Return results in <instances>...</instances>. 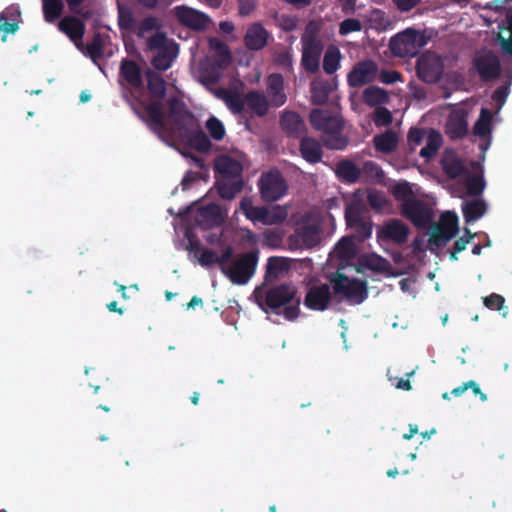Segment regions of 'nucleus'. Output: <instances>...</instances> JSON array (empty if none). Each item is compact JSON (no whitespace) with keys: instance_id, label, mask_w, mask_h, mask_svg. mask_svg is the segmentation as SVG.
Masks as SVG:
<instances>
[{"instance_id":"1","label":"nucleus","mask_w":512,"mask_h":512,"mask_svg":"<svg viewBox=\"0 0 512 512\" xmlns=\"http://www.w3.org/2000/svg\"><path fill=\"white\" fill-rule=\"evenodd\" d=\"M168 104V123L165 121L163 105L159 101H151L144 106L146 115L136 111L149 129L164 139L165 135L182 142L200 124L186 104L176 97H171Z\"/></svg>"},{"instance_id":"2","label":"nucleus","mask_w":512,"mask_h":512,"mask_svg":"<svg viewBox=\"0 0 512 512\" xmlns=\"http://www.w3.org/2000/svg\"><path fill=\"white\" fill-rule=\"evenodd\" d=\"M259 307L265 313L282 315L288 321H295L301 311V299L297 287L289 282L274 285L265 290H255Z\"/></svg>"},{"instance_id":"3","label":"nucleus","mask_w":512,"mask_h":512,"mask_svg":"<svg viewBox=\"0 0 512 512\" xmlns=\"http://www.w3.org/2000/svg\"><path fill=\"white\" fill-rule=\"evenodd\" d=\"M217 175L216 188L222 199L231 200L244 186L243 165L229 155H220L214 161Z\"/></svg>"},{"instance_id":"4","label":"nucleus","mask_w":512,"mask_h":512,"mask_svg":"<svg viewBox=\"0 0 512 512\" xmlns=\"http://www.w3.org/2000/svg\"><path fill=\"white\" fill-rule=\"evenodd\" d=\"M310 123L315 130L321 131L323 144L331 150H344L348 144V138L343 135V120L331 111L313 109L309 115Z\"/></svg>"},{"instance_id":"5","label":"nucleus","mask_w":512,"mask_h":512,"mask_svg":"<svg viewBox=\"0 0 512 512\" xmlns=\"http://www.w3.org/2000/svg\"><path fill=\"white\" fill-rule=\"evenodd\" d=\"M321 24L316 20H310L301 37L302 56L301 65L308 73L314 74L319 70L320 58L324 44L320 38Z\"/></svg>"},{"instance_id":"6","label":"nucleus","mask_w":512,"mask_h":512,"mask_svg":"<svg viewBox=\"0 0 512 512\" xmlns=\"http://www.w3.org/2000/svg\"><path fill=\"white\" fill-rule=\"evenodd\" d=\"M427 44L423 33L406 29L390 39L389 48L398 57H414Z\"/></svg>"},{"instance_id":"7","label":"nucleus","mask_w":512,"mask_h":512,"mask_svg":"<svg viewBox=\"0 0 512 512\" xmlns=\"http://www.w3.org/2000/svg\"><path fill=\"white\" fill-rule=\"evenodd\" d=\"M459 232L458 218L454 213L447 212L442 216L440 224H436L431 229L428 240V248L432 253L437 249L443 248Z\"/></svg>"},{"instance_id":"8","label":"nucleus","mask_w":512,"mask_h":512,"mask_svg":"<svg viewBox=\"0 0 512 512\" xmlns=\"http://www.w3.org/2000/svg\"><path fill=\"white\" fill-rule=\"evenodd\" d=\"M258 263V251H249L241 255L223 272L233 284L245 285L254 275Z\"/></svg>"},{"instance_id":"9","label":"nucleus","mask_w":512,"mask_h":512,"mask_svg":"<svg viewBox=\"0 0 512 512\" xmlns=\"http://www.w3.org/2000/svg\"><path fill=\"white\" fill-rule=\"evenodd\" d=\"M472 66L482 82H491L498 79L502 73L499 56L492 50L477 52L472 59Z\"/></svg>"},{"instance_id":"10","label":"nucleus","mask_w":512,"mask_h":512,"mask_svg":"<svg viewBox=\"0 0 512 512\" xmlns=\"http://www.w3.org/2000/svg\"><path fill=\"white\" fill-rule=\"evenodd\" d=\"M335 294L343 295L347 300L357 304L362 303L368 297V289L365 281L350 279L343 273H336L331 278Z\"/></svg>"},{"instance_id":"11","label":"nucleus","mask_w":512,"mask_h":512,"mask_svg":"<svg viewBox=\"0 0 512 512\" xmlns=\"http://www.w3.org/2000/svg\"><path fill=\"white\" fill-rule=\"evenodd\" d=\"M443 72V60L435 52H424L418 58L416 63V74L423 82L436 84L442 79Z\"/></svg>"},{"instance_id":"12","label":"nucleus","mask_w":512,"mask_h":512,"mask_svg":"<svg viewBox=\"0 0 512 512\" xmlns=\"http://www.w3.org/2000/svg\"><path fill=\"white\" fill-rule=\"evenodd\" d=\"M261 197L266 202H273L283 197L288 189L287 183L278 170L263 173L259 179Z\"/></svg>"},{"instance_id":"13","label":"nucleus","mask_w":512,"mask_h":512,"mask_svg":"<svg viewBox=\"0 0 512 512\" xmlns=\"http://www.w3.org/2000/svg\"><path fill=\"white\" fill-rule=\"evenodd\" d=\"M401 213L417 228H425L432 221V211L419 199H409L401 204Z\"/></svg>"},{"instance_id":"14","label":"nucleus","mask_w":512,"mask_h":512,"mask_svg":"<svg viewBox=\"0 0 512 512\" xmlns=\"http://www.w3.org/2000/svg\"><path fill=\"white\" fill-rule=\"evenodd\" d=\"M378 65L373 60H363L356 63L347 75L349 87L358 88L375 81Z\"/></svg>"},{"instance_id":"15","label":"nucleus","mask_w":512,"mask_h":512,"mask_svg":"<svg viewBox=\"0 0 512 512\" xmlns=\"http://www.w3.org/2000/svg\"><path fill=\"white\" fill-rule=\"evenodd\" d=\"M410 229L400 219H390L377 230V237L381 241H390L398 245L407 242Z\"/></svg>"},{"instance_id":"16","label":"nucleus","mask_w":512,"mask_h":512,"mask_svg":"<svg viewBox=\"0 0 512 512\" xmlns=\"http://www.w3.org/2000/svg\"><path fill=\"white\" fill-rule=\"evenodd\" d=\"M332 301L330 286L326 283L313 285L307 289L303 304L312 311H325Z\"/></svg>"},{"instance_id":"17","label":"nucleus","mask_w":512,"mask_h":512,"mask_svg":"<svg viewBox=\"0 0 512 512\" xmlns=\"http://www.w3.org/2000/svg\"><path fill=\"white\" fill-rule=\"evenodd\" d=\"M175 16L179 23L195 31L206 30L210 23L207 14L186 6L176 7Z\"/></svg>"},{"instance_id":"18","label":"nucleus","mask_w":512,"mask_h":512,"mask_svg":"<svg viewBox=\"0 0 512 512\" xmlns=\"http://www.w3.org/2000/svg\"><path fill=\"white\" fill-rule=\"evenodd\" d=\"M270 39L271 33L260 22H254L248 26L243 42L247 50L258 52L268 45Z\"/></svg>"},{"instance_id":"19","label":"nucleus","mask_w":512,"mask_h":512,"mask_svg":"<svg viewBox=\"0 0 512 512\" xmlns=\"http://www.w3.org/2000/svg\"><path fill=\"white\" fill-rule=\"evenodd\" d=\"M445 134L452 140H461L468 134L467 113L463 110H456L449 114L445 124Z\"/></svg>"},{"instance_id":"20","label":"nucleus","mask_w":512,"mask_h":512,"mask_svg":"<svg viewBox=\"0 0 512 512\" xmlns=\"http://www.w3.org/2000/svg\"><path fill=\"white\" fill-rule=\"evenodd\" d=\"M58 28L75 43L78 49L83 50L82 38L85 34L86 26L81 19L75 16H65L60 20Z\"/></svg>"},{"instance_id":"21","label":"nucleus","mask_w":512,"mask_h":512,"mask_svg":"<svg viewBox=\"0 0 512 512\" xmlns=\"http://www.w3.org/2000/svg\"><path fill=\"white\" fill-rule=\"evenodd\" d=\"M119 77L134 89L143 88V77L140 66L132 59L124 58L120 63Z\"/></svg>"},{"instance_id":"22","label":"nucleus","mask_w":512,"mask_h":512,"mask_svg":"<svg viewBox=\"0 0 512 512\" xmlns=\"http://www.w3.org/2000/svg\"><path fill=\"white\" fill-rule=\"evenodd\" d=\"M299 151L302 158L310 163L316 164L322 161L323 149L319 141L312 137L302 136L299 144Z\"/></svg>"},{"instance_id":"23","label":"nucleus","mask_w":512,"mask_h":512,"mask_svg":"<svg viewBox=\"0 0 512 512\" xmlns=\"http://www.w3.org/2000/svg\"><path fill=\"white\" fill-rule=\"evenodd\" d=\"M280 125L285 133L291 137H301L305 130L306 125L301 116L293 111H285L280 117Z\"/></svg>"},{"instance_id":"24","label":"nucleus","mask_w":512,"mask_h":512,"mask_svg":"<svg viewBox=\"0 0 512 512\" xmlns=\"http://www.w3.org/2000/svg\"><path fill=\"white\" fill-rule=\"evenodd\" d=\"M267 89L272 106L281 107L285 104L287 96L284 92V79L281 74L275 73L268 76Z\"/></svg>"},{"instance_id":"25","label":"nucleus","mask_w":512,"mask_h":512,"mask_svg":"<svg viewBox=\"0 0 512 512\" xmlns=\"http://www.w3.org/2000/svg\"><path fill=\"white\" fill-rule=\"evenodd\" d=\"M19 17L20 11L13 6L7 7L0 13V32H3V42L6 41L7 34H13L19 29Z\"/></svg>"},{"instance_id":"26","label":"nucleus","mask_w":512,"mask_h":512,"mask_svg":"<svg viewBox=\"0 0 512 512\" xmlns=\"http://www.w3.org/2000/svg\"><path fill=\"white\" fill-rule=\"evenodd\" d=\"M336 176L342 181L353 184L361 178V169L351 160H340L335 167Z\"/></svg>"},{"instance_id":"27","label":"nucleus","mask_w":512,"mask_h":512,"mask_svg":"<svg viewBox=\"0 0 512 512\" xmlns=\"http://www.w3.org/2000/svg\"><path fill=\"white\" fill-rule=\"evenodd\" d=\"M180 143L202 153L208 152L211 148V141L200 124Z\"/></svg>"},{"instance_id":"28","label":"nucleus","mask_w":512,"mask_h":512,"mask_svg":"<svg viewBox=\"0 0 512 512\" xmlns=\"http://www.w3.org/2000/svg\"><path fill=\"white\" fill-rule=\"evenodd\" d=\"M366 212L367 208L363 200L357 195H354L352 200L345 206V220L347 226L349 227L365 219L364 215Z\"/></svg>"},{"instance_id":"29","label":"nucleus","mask_w":512,"mask_h":512,"mask_svg":"<svg viewBox=\"0 0 512 512\" xmlns=\"http://www.w3.org/2000/svg\"><path fill=\"white\" fill-rule=\"evenodd\" d=\"M145 76L149 93L156 99L155 101L161 102L165 98L167 91L165 80L160 74L151 69L145 71Z\"/></svg>"},{"instance_id":"30","label":"nucleus","mask_w":512,"mask_h":512,"mask_svg":"<svg viewBox=\"0 0 512 512\" xmlns=\"http://www.w3.org/2000/svg\"><path fill=\"white\" fill-rule=\"evenodd\" d=\"M246 107L258 117H263L268 112L269 103L264 94L253 90L246 93Z\"/></svg>"},{"instance_id":"31","label":"nucleus","mask_w":512,"mask_h":512,"mask_svg":"<svg viewBox=\"0 0 512 512\" xmlns=\"http://www.w3.org/2000/svg\"><path fill=\"white\" fill-rule=\"evenodd\" d=\"M320 227L316 224L302 223L296 233L306 247H314L320 241Z\"/></svg>"},{"instance_id":"32","label":"nucleus","mask_w":512,"mask_h":512,"mask_svg":"<svg viewBox=\"0 0 512 512\" xmlns=\"http://www.w3.org/2000/svg\"><path fill=\"white\" fill-rule=\"evenodd\" d=\"M373 144L377 151L382 153H391L396 150L398 145V136L392 130L376 135L373 138Z\"/></svg>"},{"instance_id":"33","label":"nucleus","mask_w":512,"mask_h":512,"mask_svg":"<svg viewBox=\"0 0 512 512\" xmlns=\"http://www.w3.org/2000/svg\"><path fill=\"white\" fill-rule=\"evenodd\" d=\"M177 54V45L174 44L170 47L157 51L156 55L152 58L151 64L156 70L166 71L172 65V62Z\"/></svg>"},{"instance_id":"34","label":"nucleus","mask_w":512,"mask_h":512,"mask_svg":"<svg viewBox=\"0 0 512 512\" xmlns=\"http://www.w3.org/2000/svg\"><path fill=\"white\" fill-rule=\"evenodd\" d=\"M362 100L370 107H378L388 103L389 95L383 88L378 86H369L363 91Z\"/></svg>"},{"instance_id":"35","label":"nucleus","mask_w":512,"mask_h":512,"mask_svg":"<svg viewBox=\"0 0 512 512\" xmlns=\"http://www.w3.org/2000/svg\"><path fill=\"white\" fill-rule=\"evenodd\" d=\"M289 270V264L285 258L272 256L266 265L265 280H277Z\"/></svg>"},{"instance_id":"36","label":"nucleus","mask_w":512,"mask_h":512,"mask_svg":"<svg viewBox=\"0 0 512 512\" xmlns=\"http://www.w3.org/2000/svg\"><path fill=\"white\" fill-rule=\"evenodd\" d=\"M486 212V204L482 199H476L463 203L462 213L466 223H471L481 218Z\"/></svg>"},{"instance_id":"37","label":"nucleus","mask_w":512,"mask_h":512,"mask_svg":"<svg viewBox=\"0 0 512 512\" xmlns=\"http://www.w3.org/2000/svg\"><path fill=\"white\" fill-rule=\"evenodd\" d=\"M493 114L489 109L482 108L479 118L473 126V134L480 138H486L492 131Z\"/></svg>"},{"instance_id":"38","label":"nucleus","mask_w":512,"mask_h":512,"mask_svg":"<svg viewBox=\"0 0 512 512\" xmlns=\"http://www.w3.org/2000/svg\"><path fill=\"white\" fill-rule=\"evenodd\" d=\"M360 263L366 269L377 273H387L391 269L386 258L374 253L363 256Z\"/></svg>"},{"instance_id":"39","label":"nucleus","mask_w":512,"mask_h":512,"mask_svg":"<svg viewBox=\"0 0 512 512\" xmlns=\"http://www.w3.org/2000/svg\"><path fill=\"white\" fill-rule=\"evenodd\" d=\"M341 52L336 46H329L323 58V70L326 74H334L340 67Z\"/></svg>"},{"instance_id":"40","label":"nucleus","mask_w":512,"mask_h":512,"mask_svg":"<svg viewBox=\"0 0 512 512\" xmlns=\"http://www.w3.org/2000/svg\"><path fill=\"white\" fill-rule=\"evenodd\" d=\"M331 90L332 88L328 81H313L311 83L312 102L316 105L325 104L329 99Z\"/></svg>"},{"instance_id":"41","label":"nucleus","mask_w":512,"mask_h":512,"mask_svg":"<svg viewBox=\"0 0 512 512\" xmlns=\"http://www.w3.org/2000/svg\"><path fill=\"white\" fill-rule=\"evenodd\" d=\"M263 215L260 223L264 225H275L282 223L288 216L286 208L275 205L271 208L264 206Z\"/></svg>"},{"instance_id":"42","label":"nucleus","mask_w":512,"mask_h":512,"mask_svg":"<svg viewBox=\"0 0 512 512\" xmlns=\"http://www.w3.org/2000/svg\"><path fill=\"white\" fill-rule=\"evenodd\" d=\"M361 169V176L365 182H383L385 174L378 163L372 160L365 161Z\"/></svg>"},{"instance_id":"43","label":"nucleus","mask_w":512,"mask_h":512,"mask_svg":"<svg viewBox=\"0 0 512 512\" xmlns=\"http://www.w3.org/2000/svg\"><path fill=\"white\" fill-rule=\"evenodd\" d=\"M442 144L441 134L431 129L424 147L420 150V156L429 160L433 158Z\"/></svg>"},{"instance_id":"44","label":"nucleus","mask_w":512,"mask_h":512,"mask_svg":"<svg viewBox=\"0 0 512 512\" xmlns=\"http://www.w3.org/2000/svg\"><path fill=\"white\" fill-rule=\"evenodd\" d=\"M442 168L450 179H456L467 172L466 166L458 157H445L442 161Z\"/></svg>"},{"instance_id":"45","label":"nucleus","mask_w":512,"mask_h":512,"mask_svg":"<svg viewBox=\"0 0 512 512\" xmlns=\"http://www.w3.org/2000/svg\"><path fill=\"white\" fill-rule=\"evenodd\" d=\"M64 3L62 0H42L44 19L48 23L55 22L63 13Z\"/></svg>"},{"instance_id":"46","label":"nucleus","mask_w":512,"mask_h":512,"mask_svg":"<svg viewBox=\"0 0 512 512\" xmlns=\"http://www.w3.org/2000/svg\"><path fill=\"white\" fill-rule=\"evenodd\" d=\"M240 208L247 219L253 223L260 222L263 215L264 206H254L252 201L244 198L240 202Z\"/></svg>"},{"instance_id":"47","label":"nucleus","mask_w":512,"mask_h":512,"mask_svg":"<svg viewBox=\"0 0 512 512\" xmlns=\"http://www.w3.org/2000/svg\"><path fill=\"white\" fill-rule=\"evenodd\" d=\"M104 39L101 33L96 32L92 41L87 44L86 52L93 62H96L103 56Z\"/></svg>"},{"instance_id":"48","label":"nucleus","mask_w":512,"mask_h":512,"mask_svg":"<svg viewBox=\"0 0 512 512\" xmlns=\"http://www.w3.org/2000/svg\"><path fill=\"white\" fill-rule=\"evenodd\" d=\"M118 25L121 30L135 31L136 20L129 8L121 5L118 6Z\"/></svg>"},{"instance_id":"49","label":"nucleus","mask_w":512,"mask_h":512,"mask_svg":"<svg viewBox=\"0 0 512 512\" xmlns=\"http://www.w3.org/2000/svg\"><path fill=\"white\" fill-rule=\"evenodd\" d=\"M161 28L160 20L154 16H148L142 19L135 28V34L139 38H143L146 33L158 30Z\"/></svg>"},{"instance_id":"50","label":"nucleus","mask_w":512,"mask_h":512,"mask_svg":"<svg viewBox=\"0 0 512 512\" xmlns=\"http://www.w3.org/2000/svg\"><path fill=\"white\" fill-rule=\"evenodd\" d=\"M175 43L169 42L167 35L164 32L157 31L150 36L146 41L147 49L150 51H160L161 49L170 47Z\"/></svg>"},{"instance_id":"51","label":"nucleus","mask_w":512,"mask_h":512,"mask_svg":"<svg viewBox=\"0 0 512 512\" xmlns=\"http://www.w3.org/2000/svg\"><path fill=\"white\" fill-rule=\"evenodd\" d=\"M206 129L212 139L221 141L224 139L226 130L223 123L215 116H211L206 121Z\"/></svg>"},{"instance_id":"52","label":"nucleus","mask_w":512,"mask_h":512,"mask_svg":"<svg viewBox=\"0 0 512 512\" xmlns=\"http://www.w3.org/2000/svg\"><path fill=\"white\" fill-rule=\"evenodd\" d=\"M367 201L372 209L375 211H382L389 204L385 193L379 190H372L367 195Z\"/></svg>"},{"instance_id":"53","label":"nucleus","mask_w":512,"mask_h":512,"mask_svg":"<svg viewBox=\"0 0 512 512\" xmlns=\"http://www.w3.org/2000/svg\"><path fill=\"white\" fill-rule=\"evenodd\" d=\"M505 25V28L510 32V36L505 38L499 34L497 40L500 44L502 52L512 56V12L506 15Z\"/></svg>"},{"instance_id":"54","label":"nucleus","mask_w":512,"mask_h":512,"mask_svg":"<svg viewBox=\"0 0 512 512\" xmlns=\"http://www.w3.org/2000/svg\"><path fill=\"white\" fill-rule=\"evenodd\" d=\"M392 195L398 201H402L404 203L406 200L414 199L412 197L413 190L408 182H400L393 186Z\"/></svg>"},{"instance_id":"55","label":"nucleus","mask_w":512,"mask_h":512,"mask_svg":"<svg viewBox=\"0 0 512 512\" xmlns=\"http://www.w3.org/2000/svg\"><path fill=\"white\" fill-rule=\"evenodd\" d=\"M283 241V233L279 229H267L263 233V245L278 248Z\"/></svg>"},{"instance_id":"56","label":"nucleus","mask_w":512,"mask_h":512,"mask_svg":"<svg viewBox=\"0 0 512 512\" xmlns=\"http://www.w3.org/2000/svg\"><path fill=\"white\" fill-rule=\"evenodd\" d=\"M393 121L392 113L385 107H376L373 122L377 127L389 126Z\"/></svg>"},{"instance_id":"57","label":"nucleus","mask_w":512,"mask_h":512,"mask_svg":"<svg viewBox=\"0 0 512 512\" xmlns=\"http://www.w3.org/2000/svg\"><path fill=\"white\" fill-rule=\"evenodd\" d=\"M485 188V182L482 177L471 176L466 180L467 194L470 196H479Z\"/></svg>"},{"instance_id":"58","label":"nucleus","mask_w":512,"mask_h":512,"mask_svg":"<svg viewBox=\"0 0 512 512\" xmlns=\"http://www.w3.org/2000/svg\"><path fill=\"white\" fill-rule=\"evenodd\" d=\"M209 47L214 50L224 61L229 62L231 60V52L227 44L218 38L209 39Z\"/></svg>"},{"instance_id":"59","label":"nucleus","mask_w":512,"mask_h":512,"mask_svg":"<svg viewBox=\"0 0 512 512\" xmlns=\"http://www.w3.org/2000/svg\"><path fill=\"white\" fill-rule=\"evenodd\" d=\"M350 228H353L355 230V233L357 237L360 240H365L369 238L372 234V222L369 219H363L358 223H355Z\"/></svg>"},{"instance_id":"60","label":"nucleus","mask_w":512,"mask_h":512,"mask_svg":"<svg viewBox=\"0 0 512 512\" xmlns=\"http://www.w3.org/2000/svg\"><path fill=\"white\" fill-rule=\"evenodd\" d=\"M362 30V23L355 18L344 19L339 25V34L342 36L348 35L352 32H359Z\"/></svg>"},{"instance_id":"61","label":"nucleus","mask_w":512,"mask_h":512,"mask_svg":"<svg viewBox=\"0 0 512 512\" xmlns=\"http://www.w3.org/2000/svg\"><path fill=\"white\" fill-rule=\"evenodd\" d=\"M504 302V297L496 293H492L483 298L484 305L490 310L500 311L504 306Z\"/></svg>"},{"instance_id":"62","label":"nucleus","mask_w":512,"mask_h":512,"mask_svg":"<svg viewBox=\"0 0 512 512\" xmlns=\"http://www.w3.org/2000/svg\"><path fill=\"white\" fill-rule=\"evenodd\" d=\"M510 82L498 87L492 93V99L496 102L498 109H501L510 93Z\"/></svg>"},{"instance_id":"63","label":"nucleus","mask_w":512,"mask_h":512,"mask_svg":"<svg viewBox=\"0 0 512 512\" xmlns=\"http://www.w3.org/2000/svg\"><path fill=\"white\" fill-rule=\"evenodd\" d=\"M425 137V131L422 128L413 127L409 130L407 141L409 147L413 150L420 145Z\"/></svg>"},{"instance_id":"64","label":"nucleus","mask_w":512,"mask_h":512,"mask_svg":"<svg viewBox=\"0 0 512 512\" xmlns=\"http://www.w3.org/2000/svg\"><path fill=\"white\" fill-rule=\"evenodd\" d=\"M227 104L233 113H241L246 107V94L243 98L239 95L229 96Z\"/></svg>"}]
</instances>
